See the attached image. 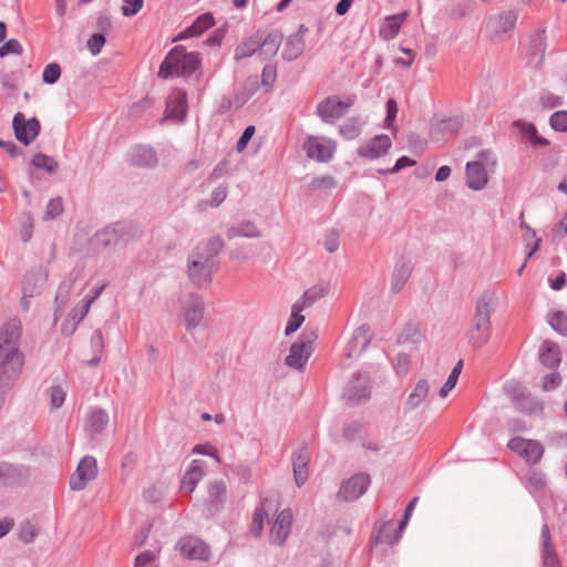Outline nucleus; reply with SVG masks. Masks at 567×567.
Wrapping results in <instances>:
<instances>
[{
  "label": "nucleus",
  "instance_id": "obj_35",
  "mask_svg": "<svg viewBox=\"0 0 567 567\" xmlns=\"http://www.w3.org/2000/svg\"><path fill=\"white\" fill-rule=\"evenodd\" d=\"M520 228L523 231V240L529 249L527 258H530L539 248L540 239L536 237V233L524 221V215H520Z\"/></svg>",
  "mask_w": 567,
  "mask_h": 567
},
{
  "label": "nucleus",
  "instance_id": "obj_32",
  "mask_svg": "<svg viewBox=\"0 0 567 567\" xmlns=\"http://www.w3.org/2000/svg\"><path fill=\"white\" fill-rule=\"evenodd\" d=\"M102 288L100 290L96 291L95 296L92 297L91 299L89 300H83L81 301L79 305H76L72 311L69 313V317L66 319V321L71 320L72 321V324L70 327V331L72 332L75 328V326L84 319V317L86 316V313L89 312L90 310V307L92 305V302L97 298V296L100 295Z\"/></svg>",
  "mask_w": 567,
  "mask_h": 567
},
{
  "label": "nucleus",
  "instance_id": "obj_42",
  "mask_svg": "<svg viewBox=\"0 0 567 567\" xmlns=\"http://www.w3.org/2000/svg\"><path fill=\"white\" fill-rule=\"evenodd\" d=\"M18 471L10 464H0V485H10L19 481Z\"/></svg>",
  "mask_w": 567,
  "mask_h": 567
},
{
  "label": "nucleus",
  "instance_id": "obj_10",
  "mask_svg": "<svg viewBox=\"0 0 567 567\" xmlns=\"http://www.w3.org/2000/svg\"><path fill=\"white\" fill-rule=\"evenodd\" d=\"M416 501L417 498H414L409 504V506L405 509L404 519L400 523L399 526H396V524L393 520H389L382 524L377 535V542L392 545L400 539L401 534L411 516V513L414 508Z\"/></svg>",
  "mask_w": 567,
  "mask_h": 567
},
{
  "label": "nucleus",
  "instance_id": "obj_34",
  "mask_svg": "<svg viewBox=\"0 0 567 567\" xmlns=\"http://www.w3.org/2000/svg\"><path fill=\"white\" fill-rule=\"evenodd\" d=\"M429 384L425 380H420L406 400V406L410 410L416 409L429 394Z\"/></svg>",
  "mask_w": 567,
  "mask_h": 567
},
{
  "label": "nucleus",
  "instance_id": "obj_30",
  "mask_svg": "<svg viewBox=\"0 0 567 567\" xmlns=\"http://www.w3.org/2000/svg\"><path fill=\"white\" fill-rule=\"evenodd\" d=\"M539 359L548 368L557 367L560 362V351L555 343L545 341L540 348Z\"/></svg>",
  "mask_w": 567,
  "mask_h": 567
},
{
  "label": "nucleus",
  "instance_id": "obj_48",
  "mask_svg": "<svg viewBox=\"0 0 567 567\" xmlns=\"http://www.w3.org/2000/svg\"><path fill=\"white\" fill-rule=\"evenodd\" d=\"M324 295H326V289L324 288H322V287H313V288L307 290L303 293L302 299L299 300L298 302H300L305 307H308L312 302H315L316 300L322 298Z\"/></svg>",
  "mask_w": 567,
  "mask_h": 567
},
{
  "label": "nucleus",
  "instance_id": "obj_4",
  "mask_svg": "<svg viewBox=\"0 0 567 567\" xmlns=\"http://www.w3.org/2000/svg\"><path fill=\"white\" fill-rule=\"evenodd\" d=\"M302 148L309 158L328 162L333 157L336 143L324 136H309L305 140Z\"/></svg>",
  "mask_w": 567,
  "mask_h": 567
},
{
  "label": "nucleus",
  "instance_id": "obj_7",
  "mask_svg": "<svg viewBox=\"0 0 567 567\" xmlns=\"http://www.w3.org/2000/svg\"><path fill=\"white\" fill-rule=\"evenodd\" d=\"M22 333L20 319L12 318L0 327V353L21 352L19 349Z\"/></svg>",
  "mask_w": 567,
  "mask_h": 567
},
{
  "label": "nucleus",
  "instance_id": "obj_26",
  "mask_svg": "<svg viewBox=\"0 0 567 567\" xmlns=\"http://www.w3.org/2000/svg\"><path fill=\"white\" fill-rule=\"evenodd\" d=\"M542 540H543V565L544 567H560L557 555L550 543V532L547 525L542 527Z\"/></svg>",
  "mask_w": 567,
  "mask_h": 567
},
{
  "label": "nucleus",
  "instance_id": "obj_29",
  "mask_svg": "<svg viewBox=\"0 0 567 567\" xmlns=\"http://www.w3.org/2000/svg\"><path fill=\"white\" fill-rule=\"evenodd\" d=\"M514 125L519 130L520 134L530 142L534 146H546L548 141L540 136L536 126L533 123L517 121Z\"/></svg>",
  "mask_w": 567,
  "mask_h": 567
},
{
  "label": "nucleus",
  "instance_id": "obj_14",
  "mask_svg": "<svg viewBox=\"0 0 567 567\" xmlns=\"http://www.w3.org/2000/svg\"><path fill=\"white\" fill-rule=\"evenodd\" d=\"M177 547L181 554L189 559L208 560L209 547L199 538L186 536L179 539Z\"/></svg>",
  "mask_w": 567,
  "mask_h": 567
},
{
  "label": "nucleus",
  "instance_id": "obj_40",
  "mask_svg": "<svg viewBox=\"0 0 567 567\" xmlns=\"http://www.w3.org/2000/svg\"><path fill=\"white\" fill-rule=\"evenodd\" d=\"M462 367H463V362L460 361L453 368V370L451 371L446 382L444 383V385L440 390L441 398H446L447 394L450 393V391H452L455 388V385L457 383V380H458V377H460L461 371H462Z\"/></svg>",
  "mask_w": 567,
  "mask_h": 567
},
{
  "label": "nucleus",
  "instance_id": "obj_33",
  "mask_svg": "<svg viewBox=\"0 0 567 567\" xmlns=\"http://www.w3.org/2000/svg\"><path fill=\"white\" fill-rule=\"evenodd\" d=\"M411 275V266L408 262L398 264L394 268L391 286L392 290L400 291L408 282Z\"/></svg>",
  "mask_w": 567,
  "mask_h": 567
},
{
  "label": "nucleus",
  "instance_id": "obj_61",
  "mask_svg": "<svg viewBox=\"0 0 567 567\" xmlns=\"http://www.w3.org/2000/svg\"><path fill=\"white\" fill-rule=\"evenodd\" d=\"M254 134H255V126H252V125L247 126L246 130L244 131L243 135L240 136V138L237 142V151L238 152H243L246 148L247 144L249 143V141L251 140Z\"/></svg>",
  "mask_w": 567,
  "mask_h": 567
},
{
  "label": "nucleus",
  "instance_id": "obj_1",
  "mask_svg": "<svg viewBox=\"0 0 567 567\" xmlns=\"http://www.w3.org/2000/svg\"><path fill=\"white\" fill-rule=\"evenodd\" d=\"M223 243L219 238L199 245L192 254L188 264V275L197 286L210 282L215 269L213 258L221 249Z\"/></svg>",
  "mask_w": 567,
  "mask_h": 567
},
{
  "label": "nucleus",
  "instance_id": "obj_6",
  "mask_svg": "<svg viewBox=\"0 0 567 567\" xmlns=\"http://www.w3.org/2000/svg\"><path fill=\"white\" fill-rule=\"evenodd\" d=\"M507 446L532 465L537 464L544 455V446L535 440L516 436L508 442Z\"/></svg>",
  "mask_w": 567,
  "mask_h": 567
},
{
  "label": "nucleus",
  "instance_id": "obj_3",
  "mask_svg": "<svg viewBox=\"0 0 567 567\" xmlns=\"http://www.w3.org/2000/svg\"><path fill=\"white\" fill-rule=\"evenodd\" d=\"M23 365L22 352L0 353V388L10 386L21 374Z\"/></svg>",
  "mask_w": 567,
  "mask_h": 567
},
{
  "label": "nucleus",
  "instance_id": "obj_64",
  "mask_svg": "<svg viewBox=\"0 0 567 567\" xmlns=\"http://www.w3.org/2000/svg\"><path fill=\"white\" fill-rule=\"evenodd\" d=\"M540 101L545 107H549V109L559 106L561 104V97L558 95H555L553 93L543 95Z\"/></svg>",
  "mask_w": 567,
  "mask_h": 567
},
{
  "label": "nucleus",
  "instance_id": "obj_51",
  "mask_svg": "<svg viewBox=\"0 0 567 567\" xmlns=\"http://www.w3.org/2000/svg\"><path fill=\"white\" fill-rule=\"evenodd\" d=\"M259 234L260 233H259L258 228L254 224L247 223V224H243L239 228L231 229L229 236L230 237H235V236L257 237V236H259Z\"/></svg>",
  "mask_w": 567,
  "mask_h": 567
},
{
  "label": "nucleus",
  "instance_id": "obj_46",
  "mask_svg": "<svg viewBox=\"0 0 567 567\" xmlns=\"http://www.w3.org/2000/svg\"><path fill=\"white\" fill-rule=\"evenodd\" d=\"M91 346L94 349L95 355L89 361V364H97L100 362V355L104 347L103 336L101 331H95L91 336Z\"/></svg>",
  "mask_w": 567,
  "mask_h": 567
},
{
  "label": "nucleus",
  "instance_id": "obj_47",
  "mask_svg": "<svg viewBox=\"0 0 567 567\" xmlns=\"http://www.w3.org/2000/svg\"><path fill=\"white\" fill-rule=\"evenodd\" d=\"M550 126L558 132H567V111H557L549 118Z\"/></svg>",
  "mask_w": 567,
  "mask_h": 567
},
{
  "label": "nucleus",
  "instance_id": "obj_36",
  "mask_svg": "<svg viewBox=\"0 0 567 567\" xmlns=\"http://www.w3.org/2000/svg\"><path fill=\"white\" fill-rule=\"evenodd\" d=\"M270 509V504L268 502H264L260 507L256 508L252 520H251V533L255 536H259L264 529V518L268 515Z\"/></svg>",
  "mask_w": 567,
  "mask_h": 567
},
{
  "label": "nucleus",
  "instance_id": "obj_41",
  "mask_svg": "<svg viewBox=\"0 0 567 567\" xmlns=\"http://www.w3.org/2000/svg\"><path fill=\"white\" fill-rule=\"evenodd\" d=\"M360 133L361 123L358 118H350L340 127V134L346 140H354L360 135Z\"/></svg>",
  "mask_w": 567,
  "mask_h": 567
},
{
  "label": "nucleus",
  "instance_id": "obj_50",
  "mask_svg": "<svg viewBox=\"0 0 567 567\" xmlns=\"http://www.w3.org/2000/svg\"><path fill=\"white\" fill-rule=\"evenodd\" d=\"M60 75H61V69H60L59 64L50 63L44 68L42 79H43V82H45L48 84H53L59 80Z\"/></svg>",
  "mask_w": 567,
  "mask_h": 567
},
{
  "label": "nucleus",
  "instance_id": "obj_21",
  "mask_svg": "<svg viewBox=\"0 0 567 567\" xmlns=\"http://www.w3.org/2000/svg\"><path fill=\"white\" fill-rule=\"evenodd\" d=\"M311 340L296 342L290 348V353L286 358L287 365L301 369L311 354Z\"/></svg>",
  "mask_w": 567,
  "mask_h": 567
},
{
  "label": "nucleus",
  "instance_id": "obj_28",
  "mask_svg": "<svg viewBox=\"0 0 567 567\" xmlns=\"http://www.w3.org/2000/svg\"><path fill=\"white\" fill-rule=\"evenodd\" d=\"M305 49V41L301 34L288 37L282 49V58L287 61H293L301 55Z\"/></svg>",
  "mask_w": 567,
  "mask_h": 567
},
{
  "label": "nucleus",
  "instance_id": "obj_55",
  "mask_svg": "<svg viewBox=\"0 0 567 567\" xmlns=\"http://www.w3.org/2000/svg\"><path fill=\"white\" fill-rule=\"evenodd\" d=\"M143 0H124L122 13L125 17L135 16L143 8Z\"/></svg>",
  "mask_w": 567,
  "mask_h": 567
},
{
  "label": "nucleus",
  "instance_id": "obj_17",
  "mask_svg": "<svg viewBox=\"0 0 567 567\" xmlns=\"http://www.w3.org/2000/svg\"><path fill=\"white\" fill-rule=\"evenodd\" d=\"M486 155L481 154L480 159L466 164L467 185L470 188L478 190L485 187L488 181L485 168Z\"/></svg>",
  "mask_w": 567,
  "mask_h": 567
},
{
  "label": "nucleus",
  "instance_id": "obj_44",
  "mask_svg": "<svg viewBox=\"0 0 567 567\" xmlns=\"http://www.w3.org/2000/svg\"><path fill=\"white\" fill-rule=\"evenodd\" d=\"M32 164L37 168L45 169L49 173H52L58 167V163L50 156L43 154H35L32 158Z\"/></svg>",
  "mask_w": 567,
  "mask_h": 567
},
{
  "label": "nucleus",
  "instance_id": "obj_56",
  "mask_svg": "<svg viewBox=\"0 0 567 567\" xmlns=\"http://www.w3.org/2000/svg\"><path fill=\"white\" fill-rule=\"evenodd\" d=\"M515 25V17L511 13H503L499 16L498 18V21H497V25H496V31H501V32H507L509 30H512Z\"/></svg>",
  "mask_w": 567,
  "mask_h": 567
},
{
  "label": "nucleus",
  "instance_id": "obj_45",
  "mask_svg": "<svg viewBox=\"0 0 567 567\" xmlns=\"http://www.w3.org/2000/svg\"><path fill=\"white\" fill-rule=\"evenodd\" d=\"M66 396V391L60 386L55 385L50 389V406L51 410H56L62 406Z\"/></svg>",
  "mask_w": 567,
  "mask_h": 567
},
{
  "label": "nucleus",
  "instance_id": "obj_24",
  "mask_svg": "<svg viewBox=\"0 0 567 567\" xmlns=\"http://www.w3.org/2000/svg\"><path fill=\"white\" fill-rule=\"evenodd\" d=\"M309 453L306 449L298 450L292 456V470L296 484L300 487L308 480Z\"/></svg>",
  "mask_w": 567,
  "mask_h": 567
},
{
  "label": "nucleus",
  "instance_id": "obj_2",
  "mask_svg": "<svg viewBox=\"0 0 567 567\" xmlns=\"http://www.w3.org/2000/svg\"><path fill=\"white\" fill-rule=\"evenodd\" d=\"M199 65V58L194 52H186L182 45L173 48L161 64L158 76H186L194 73Z\"/></svg>",
  "mask_w": 567,
  "mask_h": 567
},
{
  "label": "nucleus",
  "instance_id": "obj_49",
  "mask_svg": "<svg viewBox=\"0 0 567 567\" xmlns=\"http://www.w3.org/2000/svg\"><path fill=\"white\" fill-rule=\"evenodd\" d=\"M226 196H227L226 188L223 186H219L213 190L210 199L208 202L200 204V206L203 209L206 208L207 206L217 207L225 200Z\"/></svg>",
  "mask_w": 567,
  "mask_h": 567
},
{
  "label": "nucleus",
  "instance_id": "obj_15",
  "mask_svg": "<svg viewBox=\"0 0 567 567\" xmlns=\"http://www.w3.org/2000/svg\"><path fill=\"white\" fill-rule=\"evenodd\" d=\"M187 113V96L182 90H173L166 102L165 120L184 121Z\"/></svg>",
  "mask_w": 567,
  "mask_h": 567
},
{
  "label": "nucleus",
  "instance_id": "obj_16",
  "mask_svg": "<svg viewBox=\"0 0 567 567\" xmlns=\"http://www.w3.org/2000/svg\"><path fill=\"white\" fill-rule=\"evenodd\" d=\"M48 280V274L43 269H34L29 271L23 278V296L22 302L27 307V299L39 295Z\"/></svg>",
  "mask_w": 567,
  "mask_h": 567
},
{
  "label": "nucleus",
  "instance_id": "obj_37",
  "mask_svg": "<svg viewBox=\"0 0 567 567\" xmlns=\"http://www.w3.org/2000/svg\"><path fill=\"white\" fill-rule=\"evenodd\" d=\"M109 416L104 411H93L87 420V430L91 433H100L106 426Z\"/></svg>",
  "mask_w": 567,
  "mask_h": 567
},
{
  "label": "nucleus",
  "instance_id": "obj_39",
  "mask_svg": "<svg viewBox=\"0 0 567 567\" xmlns=\"http://www.w3.org/2000/svg\"><path fill=\"white\" fill-rule=\"evenodd\" d=\"M517 408L528 414H537L543 412V403L535 401L529 395H523L516 401Z\"/></svg>",
  "mask_w": 567,
  "mask_h": 567
},
{
  "label": "nucleus",
  "instance_id": "obj_19",
  "mask_svg": "<svg viewBox=\"0 0 567 567\" xmlns=\"http://www.w3.org/2000/svg\"><path fill=\"white\" fill-rule=\"evenodd\" d=\"M292 523V513L290 509L281 511L270 529V540L277 545H282L287 539Z\"/></svg>",
  "mask_w": 567,
  "mask_h": 567
},
{
  "label": "nucleus",
  "instance_id": "obj_27",
  "mask_svg": "<svg viewBox=\"0 0 567 567\" xmlns=\"http://www.w3.org/2000/svg\"><path fill=\"white\" fill-rule=\"evenodd\" d=\"M214 25V17L210 13L199 16L190 27L179 34V39L198 37Z\"/></svg>",
  "mask_w": 567,
  "mask_h": 567
},
{
  "label": "nucleus",
  "instance_id": "obj_25",
  "mask_svg": "<svg viewBox=\"0 0 567 567\" xmlns=\"http://www.w3.org/2000/svg\"><path fill=\"white\" fill-rule=\"evenodd\" d=\"M369 334L368 331L364 329H358L351 340L349 341L347 348L344 349V354L347 358H353L360 355L364 349L369 344Z\"/></svg>",
  "mask_w": 567,
  "mask_h": 567
},
{
  "label": "nucleus",
  "instance_id": "obj_43",
  "mask_svg": "<svg viewBox=\"0 0 567 567\" xmlns=\"http://www.w3.org/2000/svg\"><path fill=\"white\" fill-rule=\"evenodd\" d=\"M549 324L559 333L567 336V315L560 311L549 316Z\"/></svg>",
  "mask_w": 567,
  "mask_h": 567
},
{
  "label": "nucleus",
  "instance_id": "obj_57",
  "mask_svg": "<svg viewBox=\"0 0 567 567\" xmlns=\"http://www.w3.org/2000/svg\"><path fill=\"white\" fill-rule=\"evenodd\" d=\"M35 536L37 529L32 524L25 522L20 525L19 537L22 542L30 543L34 539Z\"/></svg>",
  "mask_w": 567,
  "mask_h": 567
},
{
  "label": "nucleus",
  "instance_id": "obj_8",
  "mask_svg": "<svg viewBox=\"0 0 567 567\" xmlns=\"http://www.w3.org/2000/svg\"><path fill=\"white\" fill-rule=\"evenodd\" d=\"M491 312L486 303H478L475 313V327L470 339L475 347H482L491 337Z\"/></svg>",
  "mask_w": 567,
  "mask_h": 567
},
{
  "label": "nucleus",
  "instance_id": "obj_12",
  "mask_svg": "<svg viewBox=\"0 0 567 567\" xmlns=\"http://www.w3.org/2000/svg\"><path fill=\"white\" fill-rule=\"evenodd\" d=\"M370 485V476L368 474H357L346 481L338 493L343 501H354L365 493Z\"/></svg>",
  "mask_w": 567,
  "mask_h": 567
},
{
  "label": "nucleus",
  "instance_id": "obj_18",
  "mask_svg": "<svg viewBox=\"0 0 567 567\" xmlns=\"http://www.w3.org/2000/svg\"><path fill=\"white\" fill-rule=\"evenodd\" d=\"M206 471V464L202 460L190 462L181 481V492L190 494L196 488L197 483L203 478Z\"/></svg>",
  "mask_w": 567,
  "mask_h": 567
},
{
  "label": "nucleus",
  "instance_id": "obj_5",
  "mask_svg": "<svg viewBox=\"0 0 567 567\" xmlns=\"http://www.w3.org/2000/svg\"><path fill=\"white\" fill-rule=\"evenodd\" d=\"M353 103L352 97L340 100L337 96H330L318 104L317 113L323 122L333 123L342 117Z\"/></svg>",
  "mask_w": 567,
  "mask_h": 567
},
{
  "label": "nucleus",
  "instance_id": "obj_23",
  "mask_svg": "<svg viewBox=\"0 0 567 567\" xmlns=\"http://www.w3.org/2000/svg\"><path fill=\"white\" fill-rule=\"evenodd\" d=\"M282 42V33L280 31L269 32L264 40L259 37V58L262 60H271L278 52Z\"/></svg>",
  "mask_w": 567,
  "mask_h": 567
},
{
  "label": "nucleus",
  "instance_id": "obj_59",
  "mask_svg": "<svg viewBox=\"0 0 567 567\" xmlns=\"http://www.w3.org/2000/svg\"><path fill=\"white\" fill-rule=\"evenodd\" d=\"M398 114V104L395 100L389 99L386 102V117H385V126L388 128L392 127V124L395 120V116Z\"/></svg>",
  "mask_w": 567,
  "mask_h": 567
},
{
  "label": "nucleus",
  "instance_id": "obj_9",
  "mask_svg": "<svg viewBox=\"0 0 567 567\" xmlns=\"http://www.w3.org/2000/svg\"><path fill=\"white\" fill-rule=\"evenodd\" d=\"M97 475V464L94 457L85 456L79 463L75 473L70 480V486L73 491L83 489L87 483Z\"/></svg>",
  "mask_w": 567,
  "mask_h": 567
},
{
  "label": "nucleus",
  "instance_id": "obj_22",
  "mask_svg": "<svg viewBox=\"0 0 567 567\" xmlns=\"http://www.w3.org/2000/svg\"><path fill=\"white\" fill-rule=\"evenodd\" d=\"M203 301L199 297L192 296L184 306V324L187 329L195 328L203 318Z\"/></svg>",
  "mask_w": 567,
  "mask_h": 567
},
{
  "label": "nucleus",
  "instance_id": "obj_52",
  "mask_svg": "<svg viewBox=\"0 0 567 567\" xmlns=\"http://www.w3.org/2000/svg\"><path fill=\"white\" fill-rule=\"evenodd\" d=\"M22 51L23 49L20 42L16 39H11L0 47V56L3 58L8 54H21Z\"/></svg>",
  "mask_w": 567,
  "mask_h": 567
},
{
  "label": "nucleus",
  "instance_id": "obj_62",
  "mask_svg": "<svg viewBox=\"0 0 567 567\" xmlns=\"http://www.w3.org/2000/svg\"><path fill=\"white\" fill-rule=\"evenodd\" d=\"M415 165V161L411 159L408 156H402L399 158L395 163V165L391 168L385 171L384 173H396L405 167H411Z\"/></svg>",
  "mask_w": 567,
  "mask_h": 567
},
{
  "label": "nucleus",
  "instance_id": "obj_31",
  "mask_svg": "<svg viewBox=\"0 0 567 567\" xmlns=\"http://www.w3.org/2000/svg\"><path fill=\"white\" fill-rule=\"evenodd\" d=\"M259 54V35L254 34L249 38L244 39L235 50V59L241 60L249 58L252 54Z\"/></svg>",
  "mask_w": 567,
  "mask_h": 567
},
{
  "label": "nucleus",
  "instance_id": "obj_20",
  "mask_svg": "<svg viewBox=\"0 0 567 567\" xmlns=\"http://www.w3.org/2000/svg\"><path fill=\"white\" fill-rule=\"evenodd\" d=\"M409 17V11H402L396 14L385 17L379 27V35L383 40H392L394 39L400 30L402 24L406 21Z\"/></svg>",
  "mask_w": 567,
  "mask_h": 567
},
{
  "label": "nucleus",
  "instance_id": "obj_11",
  "mask_svg": "<svg viewBox=\"0 0 567 567\" xmlns=\"http://www.w3.org/2000/svg\"><path fill=\"white\" fill-rule=\"evenodd\" d=\"M12 124L16 137L24 145H29L39 135L40 123L34 117L25 120L24 115L18 112Z\"/></svg>",
  "mask_w": 567,
  "mask_h": 567
},
{
  "label": "nucleus",
  "instance_id": "obj_13",
  "mask_svg": "<svg viewBox=\"0 0 567 567\" xmlns=\"http://www.w3.org/2000/svg\"><path fill=\"white\" fill-rule=\"evenodd\" d=\"M391 145L390 137L385 134H380L361 144L358 148V154L363 158L378 159L389 152Z\"/></svg>",
  "mask_w": 567,
  "mask_h": 567
},
{
  "label": "nucleus",
  "instance_id": "obj_38",
  "mask_svg": "<svg viewBox=\"0 0 567 567\" xmlns=\"http://www.w3.org/2000/svg\"><path fill=\"white\" fill-rule=\"evenodd\" d=\"M305 308L306 307L300 302H296L292 306L291 316L286 327V334H290L300 328V326L305 321V317L301 315V311Z\"/></svg>",
  "mask_w": 567,
  "mask_h": 567
},
{
  "label": "nucleus",
  "instance_id": "obj_53",
  "mask_svg": "<svg viewBox=\"0 0 567 567\" xmlns=\"http://www.w3.org/2000/svg\"><path fill=\"white\" fill-rule=\"evenodd\" d=\"M105 44V37L100 33H94L89 40H87V48L91 51L93 55H96L101 52Z\"/></svg>",
  "mask_w": 567,
  "mask_h": 567
},
{
  "label": "nucleus",
  "instance_id": "obj_54",
  "mask_svg": "<svg viewBox=\"0 0 567 567\" xmlns=\"http://www.w3.org/2000/svg\"><path fill=\"white\" fill-rule=\"evenodd\" d=\"M63 212V204L60 198L51 199L45 209V218L53 219L59 216Z\"/></svg>",
  "mask_w": 567,
  "mask_h": 567
},
{
  "label": "nucleus",
  "instance_id": "obj_58",
  "mask_svg": "<svg viewBox=\"0 0 567 567\" xmlns=\"http://www.w3.org/2000/svg\"><path fill=\"white\" fill-rule=\"evenodd\" d=\"M561 383V377L557 372H551L546 375L543 380L542 388L544 391H550L556 389Z\"/></svg>",
  "mask_w": 567,
  "mask_h": 567
},
{
  "label": "nucleus",
  "instance_id": "obj_63",
  "mask_svg": "<svg viewBox=\"0 0 567 567\" xmlns=\"http://www.w3.org/2000/svg\"><path fill=\"white\" fill-rule=\"evenodd\" d=\"M155 559L153 551L146 550L140 554L135 559V567H146Z\"/></svg>",
  "mask_w": 567,
  "mask_h": 567
},
{
  "label": "nucleus",
  "instance_id": "obj_60",
  "mask_svg": "<svg viewBox=\"0 0 567 567\" xmlns=\"http://www.w3.org/2000/svg\"><path fill=\"white\" fill-rule=\"evenodd\" d=\"M193 453L209 455V456L216 458L217 462H220V458L218 456V451L212 444H198L193 449Z\"/></svg>",
  "mask_w": 567,
  "mask_h": 567
}]
</instances>
